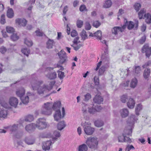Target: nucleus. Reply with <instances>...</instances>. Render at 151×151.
I'll list each match as a JSON object with an SVG mask.
<instances>
[{
    "label": "nucleus",
    "mask_w": 151,
    "mask_h": 151,
    "mask_svg": "<svg viewBox=\"0 0 151 151\" xmlns=\"http://www.w3.org/2000/svg\"><path fill=\"white\" fill-rule=\"evenodd\" d=\"M137 118L134 115H131L128 119V122L131 123V125H132L134 122L137 120Z\"/></svg>",
    "instance_id": "27"
},
{
    "label": "nucleus",
    "mask_w": 151,
    "mask_h": 151,
    "mask_svg": "<svg viewBox=\"0 0 151 151\" xmlns=\"http://www.w3.org/2000/svg\"><path fill=\"white\" fill-rule=\"evenodd\" d=\"M150 72V69H145V70L143 76L145 79H147L149 77Z\"/></svg>",
    "instance_id": "37"
},
{
    "label": "nucleus",
    "mask_w": 151,
    "mask_h": 151,
    "mask_svg": "<svg viewBox=\"0 0 151 151\" xmlns=\"http://www.w3.org/2000/svg\"><path fill=\"white\" fill-rule=\"evenodd\" d=\"M51 141H47L43 142L42 145V149L44 151L49 150L50 149V146L51 145Z\"/></svg>",
    "instance_id": "15"
},
{
    "label": "nucleus",
    "mask_w": 151,
    "mask_h": 151,
    "mask_svg": "<svg viewBox=\"0 0 151 151\" xmlns=\"http://www.w3.org/2000/svg\"><path fill=\"white\" fill-rule=\"evenodd\" d=\"M101 23L99 21H96L93 22V27L97 28L101 25Z\"/></svg>",
    "instance_id": "52"
},
{
    "label": "nucleus",
    "mask_w": 151,
    "mask_h": 151,
    "mask_svg": "<svg viewBox=\"0 0 151 151\" xmlns=\"http://www.w3.org/2000/svg\"><path fill=\"white\" fill-rule=\"evenodd\" d=\"M18 124H14L12 126L9 127V129L11 132L17 137H18L17 135L19 132L18 131Z\"/></svg>",
    "instance_id": "8"
},
{
    "label": "nucleus",
    "mask_w": 151,
    "mask_h": 151,
    "mask_svg": "<svg viewBox=\"0 0 151 151\" xmlns=\"http://www.w3.org/2000/svg\"><path fill=\"white\" fill-rule=\"evenodd\" d=\"M102 61H100L98 63L97 67L95 69L96 70H97L100 67L101 65L102 62L105 65H107L109 63V60L108 58L107 57H104V56L103 55L101 57Z\"/></svg>",
    "instance_id": "13"
},
{
    "label": "nucleus",
    "mask_w": 151,
    "mask_h": 151,
    "mask_svg": "<svg viewBox=\"0 0 151 151\" xmlns=\"http://www.w3.org/2000/svg\"><path fill=\"white\" fill-rule=\"evenodd\" d=\"M127 28L129 29H131L133 28L134 27V24L133 22H129L128 24H127Z\"/></svg>",
    "instance_id": "51"
},
{
    "label": "nucleus",
    "mask_w": 151,
    "mask_h": 151,
    "mask_svg": "<svg viewBox=\"0 0 151 151\" xmlns=\"http://www.w3.org/2000/svg\"><path fill=\"white\" fill-rule=\"evenodd\" d=\"M86 143L88 147L92 150H95L98 148V141L96 137L88 138L86 141Z\"/></svg>",
    "instance_id": "3"
},
{
    "label": "nucleus",
    "mask_w": 151,
    "mask_h": 151,
    "mask_svg": "<svg viewBox=\"0 0 151 151\" xmlns=\"http://www.w3.org/2000/svg\"><path fill=\"white\" fill-rule=\"evenodd\" d=\"M125 135H124V134H123L122 135L119 136L118 137V141L119 142H123L124 141V137H125Z\"/></svg>",
    "instance_id": "48"
},
{
    "label": "nucleus",
    "mask_w": 151,
    "mask_h": 151,
    "mask_svg": "<svg viewBox=\"0 0 151 151\" xmlns=\"http://www.w3.org/2000/svg\"><path fill=\"white\" fill-rule=\"evenodd\" d=\"M89 106L87 104H86L84 103L83 104H82V111L84 114H86L88 112L87 109H88Z\"/></svg>",
    "instance_id": "35"
},
{
    "label": "nucleus",
    "mask_w": 151,
    "mask_h": 151,
    "mask_svg": "<svg viewBox=\"0 0 151 151\" xmlns=\"http://www.w3.org/2000/svg\"><path fill=\"white\" fill-rule=\"evenodd\" d=\"M88 147L85 144H83L78 146L77 151H87Z\"/></svg>",
    "instance_id": "25"
},
{
    "label": "nucleus",
    "mask_w": 151,
    "mask_h": 151,
    "mask_svg": "<svg viewBox=\"0 0 151 151\" xmlns=\"http://www.w3.org/2000/svg\"><path fill=\"white\" fill-rule=\"evenodd\" d=\"M7 16L9 18H12L14 16V13L12 9H9L7 12Z\"/></svg>",
    "instance_id": "32"
},
{
    "label": "nucleus",
    "mask_w": 151,
    "mask_h": 151,
    "mask_svg": "<svg viewBox=\"0 0 151 151\" xmlns=\"http://www.w3.org/2000/svg\"><path fill=\"white\" fill-rule=\"evenodd\" d=\"M137 84V80L136 78L133 79L131 81L130 86L132 88H135Z\"/></svg>",
    "instance_id": "33"
},
{
    "label": "nucleus",
    "mask_w": 151,
    "mask_h": 151,
    "mask_svg": "<svg viewBox=\"0 0 151 151\" xmlns=\"http://www.w3.org/2000/svg\"><path fill=\"white\" fill-rule=\"evenodd\" d=\"M106 67L105 66H102L99 69V74L100 75H102L105 70Z\"/></svg>",
    "instance_id": "50"
},
{
    "label": "nucleus",
    "mask_w": 151,
    "mask_h": 151,
    "mask_svg": "<svg viewBox=\"0 0 151 151\" xmlns=\"http://www.w3.org/2000/svg\"><path fill=\"white\" fill-rule=\"evenodd\" d=\"M71 45L73 47L74 50L76 51L78 50L82 46V45L81 44H79L77 45Z\"/></svg>",
    "instance_id": "56"
},
{
    "label": "nucleus",
    "mask_w": 151,
    "mask_h": 151,
    "mask_svg": "<svg viewBox=\"0 0 151 151\" xmlns=\"http://www.w3.org/2000/svg\"><path fill=\"white\" fill-rule=\"evenodd\" d=\"M58 55L60 59V63L63 64L68 61V57L66 55V52L63 50H62L58 53Z\"/></svg>",
    "instance_id": "7"
},
{
    "label": "nucleus",
    "mask_w": 151,
    "mask_h": 151,
    "mask_svg": "<svg viewBox=\"0 0 151 151\" xmlns=\"http://www.w3.org/2000/svg\"><path fill=\"white\" fill-rule=\"evenodd\" d=\"M85 99L84 101H88L91 97V95L89 93H87L84 96Z\"/></svg>",
    "instance_id": "61"
},
{
    "label": "nucleus",
    "mask_w": 151,
    "mask_h": 151,
    "mask_svg": "<svg viewBox=\"0 0 151 151\" xmlns=\"http://www.w3.org/2000/svg\"><path fill=\"white\" fill-rule=\"evenodd\" d=\"M91 27V25L88 22H86L85 23V28L87 30H89Z\"/></svg>",
    "instance_id": "62"
},
{
    "label": "nucleus",
    "mask_w": 151,
    "mask_h": 151,
    "mask_svg": "<svg viewBox=\"0 0 151 151\" xmlns=\"http://www.w3.org/2000/svg\"><path fill=\"white\" fill-rule=\"evenodd\" d=\"M58 76L60 79H62L65 77L64 73L61 71L58 72Z\"/></svg>",
    "instance_id": "63"
},
{
    "label": "nucleus",
    "mask_w": 151,
    "mask_h": 151,
    "mask_svg": "<svg viewBox=\"0 0 151 151\" xmlns=\"http://www.w3.org/2000/svg\"><path fill=\"white\" fill-rule=\"evenodd\" d=\"M94 37H96L97 39L101 40V37H102L101 31L100 30L97 31L94 33Z\"/></svg>",
    "instance_id": "38"
},
{
    "label": "nucleus",
    "mask_w": 151,
    "mask_h": 151,
    "mask_svg": "<svg viewBox=\"0 0 151 151\" xmlns=\"http://www.w3.org/2000/svg\"><path fill=\"white\" fill-rule=\"evenodd\" d=\"M32 94L30 93H28L27 94V96H26L24 97L21 98V99L23 104H26L29 102V96L32 95Z\"/></svg>",
    "instance_id": "22"
},
{
    "label": "nucleus",
    "mask_w": 151,
    "mask_h": 151,
    "mask_svg": "<svg viewBox=\"0 0 151 151\" xmlns=\"http://www.w3.org/2000/svg\"><path fill=\"white\" fill-rule=\"evenodd\" d=\"M62 114H61L60 110L57 111H55L54 115V117L55 120L58 121L63 118L65 115V110L64 107L62 108Z\"/></svg>",
    "instance_id": "6"
},
{
    "label": "nucleus",
    "mask_w": 151,
    "mask_h": 151,
    "mask_svg": "<svg viewBox=\"0 0 151 151\" xmlns=\"http://www.w3.org/2000/svg\"><path fill=\"white\" fill-rule=\"evenodd\" d=\"M22 52L24 55L26 56H28V55L29 54L30 50L29 49L24 48L22 50Z\"/></svg>",
    "instance_id": "44"
},
{
    "label": "nucleus",
    "mask_w": 151,
    "mask_h": 151,
    "mask_svg": "<svg viewBox=\"0 0 151 151\" xmlns=\"http://www.w3.org/2000/svg\"><path fill=\"white\" fill-rule=\"evenodd\" d=\"M46 76L50 79H53L56 77L57 74L55 72H52L49 73Z\"/></svg>",
    "instance_id": "28"
},
{
    "label": "nucleus",
    "mask_w": 151,
    "mask_h": 151,
    "mask_svg": "<svg viewBox=\"0 0 151 151\" xmlns=\"http://www.w3.org/2000/svg\"><path fill=\"white\" fill-rule=\"evenodd\" d=\"M80 35L83 40H85L87 38V35L86 34V32L83 30L80 34Z\"/></svg>",
    "instance_id": "41"
},
{
    "label": "nucleus",
    "mask_w": 151,
    "mask_h": 151,
    "mask_svg": "<svg viewBox=\"0 0 151 151\" xmlns=\"http://www.w3.org/2000/svg\"><path fill=\"white\" fill-rule=\"evenodd\" d=\"M24 141L28 145H31L34 144L35 142V140L32 137H28L25 138Z\"/></svg>",
    "instance_id": "23"
},
{
    "label": "nucleus",
    "mask_w": 151,
    "mask_h": 151,
    "mask_svg": "<svg viewBox=\"0 0 151 151\" xmlns=\"http://www.w3.org/2000/svg\"><path fill=\"white\" fill-rule=\"evenodd\" d=\"M144 16L145 21L147 23L149 24L151 23V15L150 14H146Z\"/></svg>",
    "instance_id": "34"
},
{
    "label": "nucleus",
    "mask_w": 151,
    "mask_h": 151,
    "mask_svg": "<svg viewBox=\"0 0 151 151\" xmlns=\"http://www.w3.org/2000/svg\"><path fill=\"white\" fill-rule=\"evenodd\" d=\"M132 128L130 127L128 129H125L124 131V134L125 135H130L132 133Z\"/></svg>",
    "instance_id": "45"
},
{
    "label": "nucleus",
    "mask_w": 151,
    "mask_h": 151,
    "mask_svg": "<svg viewBox=\"0 0 151 151\" xmlns=\"http://www.w3.org/2000/svg\"><path fill=\"white\" fill-rule=\"evenodd\" d=\"M134 7L135 10L138 11L141 7V5L139 3H136L135 4Z\"/></svg>",
    "instance_id": "53"
},
{
    "label": "nucleus",
    "mask_w": 151,
    "mask_h": 151,
    "mask_svg": "<svg viewBox=\"0 0 151 151\" xmlns=\"http://www.w3.org/2000/svg\"><path fill=\"white\" fill-rule=\"evenodd\" d=\"M19 38V37L17 33H13L11 36V39L14 41L17 40Z\"/></svg>",
    "instance_id": "47"
},
{
    "label": "nucleus",
    "mask_w": 151,
    "mask_h": 151,
    "mask_svg": "<svg viewBox=\"0 0 151 151\" xmlns=\"http://www.w3.org/2000/svg\"><path fill=\"white\" fill-rule=\"evenodd\" d=\"M103 101L102 97L100 95H96L93 99L94 102L96 103L100 104Z\"/></svg>",
    "instance_id": "24"
},
{
    "label": "nucleus",
    "mask_w": 151,
    "mask_h": 151,
    "mask_svg": "<svg viewBox=\"0 0 151 151\" xmlns=\"http://www.w3.org/2000/svg\"><path fill=\"white\" fill-rule=\"evenodd\" d=\"M119 113L122 118H125L128 116L129 112L127 109L123 108L119 110Z\"/></svg>",
    "instance_id": "16"
},
{
    "label": "nucleus",
    "mask_w": 151,
    "mask_h": 151,
    "mask_svg": "<svg viewBox=\"0 0 151 151\" xmlns=\"http://www.w3.org/2000/svg\"><path fill=\"white\" fill-rule=\"evenodd\" d=\"M55 83V82L53 81L50 82L48 85H44L41 86L40 85L43 83L42 81L34 80L31 81V85L33 90H37V93L41 94L44 93L47 90H51Z\"/></svg>",
    "instance_id": "1"
},
{
    "label": "nucleus",
    "mask_w": 151,
    "mask_h": 151,
    "mask_svg": "<svg viewBox=\"0 0 151 151\" xmlns=\"http://www.w3.org/2000/svg\"><path fill=\"white\" fill-rule=\"evenodd\" d=\"M6 29V32L9 33H12L14 32V29L10 26H7Z\"/></svg>",
    "instance_id": "42"
},
{
    "label": "nucleus",
    "mask_w": 151,
    "mask_h": 151,
    "mask_svg": "<svg viewBox=\"0 0 151 151\" xmlns=\"http://www.w3.org/2000/svg\"><path fill=\"white\" fill-rule=\"evenodd\" d=\"M25 93V89L24 88L22 87L17 89L16 92L17 96L20 98L23 96Z\"/></svg>",
    "instance_id": "17"
},
{
    "label": "nucleus",
    "mask_w": 151,
    "mask_h": 151,
    "mask_svg": "<svg viewBox=\"0 0 151 151\" xmlns=\"http://www.w3.org/2000/svg\"><path fill=\"white\" fill-rule=\"evenodd\" d=\"M112 4L111 0H105L103 4V7L107 8L110 7Z\"/></svg>",
    "instance_id": "26"
},
{
    "label": "nucleus",
    "mask_w": 151,
    "mask_h": 151,
    "mask_svg": "<svg viewBox=\"0 0 151 151\" xmlns=\"http://www.w3.org/2000/svg\"><path fill=\"white\" fill-rule=\"evenodd\" d=\"M131 149H134V148L133 146L132 145H128L125 149V151H129Z\"/></svg>",
    "instance_id": "60"
},
{
    "label": "nucleus",
    "mask_w": 151,
    "mask_h": 151,
    "mask_svg": "<svg viewBox=\"0 0 151 151\" xmlns=\"http://www.w3.org/2000/svg\"><path fill=\"white\" fill-rule=\"evenodd\" d=\"M61 106V104L60 101H56L52 104V109L55 111L60 110V109Z\"/></svg>",
    "instance_id": "19"
},
{
    "label": "nucleus",
    "mask_w": 151,
    "mask_h": 151,
    "mask_svg": "<svg viewBox=\"0 0 151 151\" xmlns=\"http://www.w3.org/2000/svg\"><path fill=\"white\" fill-rule=\"evenodd\" d=\"M0 22L1 24H4L6 22L5 16L4 14H2L1 17Z\"/></svg>",
    "instance_id": "58"
},
{
    "label": "nucleus",
    "mask_w": 151,
    "mask_h": 151,
    "mask_svg": "<svg viewBox=\"0 0 151 151\" xmlns=\"http://www.w3.org/2000/svg\"><path fill=\"white\" fill-rule=\"evenodd\" d=\"M127 99V95H123L122 96L121 98V101L123 103L126 102V100Z\"/></svg>",
    "instance_id": "55"
},
{
    "label": "nucleus",
    "mask_w": 151,
    "mask_h": 151,
    "mask_svg": "<svg viewBox=\"0 0 151 151\" xmlns=\"http://www.w3.org/2000/svg\"><path fill=\"white\" fill-rule=\"evenodd\" d=\"M127 106L130 109H133L134 107L135 102L133 99L130 98L127 103Z\"/></svg>",
    "instance_id": "21"
},
{
    "label": "nucleus",
    "mask_w": 151,
    "mask_h": 151,
    "mask_svg": "<svg viewBox=\"0 0 151 151\" xmlns=\"http://www.w3.org/2000/svg\"><path fill=\"white\" fill-rule=\"evenodd\" d=\"M35 126V128H37L38 129L42 130L47 128V124L44 119L40 118L36 121Z\"/></svg>",
    "instance_id": "4"
},
{
    "label": "nucleus",
    "mask_w": 151,
    "mask_h": 151,
    "mask_svg": "<svg viewBox=\"0 0 151 151\" xmlns=\"http://www.w3.org/2000/svg\"><path fill=\"white\" fill-rule=\"evenodd\" d=\"M83 22L80 20L78 19L76 22V25L78 27L81 28L83 25Z\"/></svg>",
    "instance_id": "49"
},
{
    "label": "nucleus",
    "mask_w": 151,
    "mask_h": 151,
    "mask_svg": "<svg viewBox=\"0 0 151 151\" xmlns=\"http://www.w3.org/2000/svg\"><path fill=\"white\" fill-rule=\"evenodd\" d=\"M15 22L19 27H25L27 24V20L24 18H17L16 19Z\"/></svg>",
    "instance_id": "10"
},
{
    "label": "nucleus",
    "mask_w": 151,
    "mask_h": 151,
    "mask_svg": "<svg viewBox=\"0 0 151 151\" xmlns=\"http://www.w3.org/2000/svg\"><path fill=\"white\" fill-rule=\"evenodd\" d=\"M9 103L11 106L16 108L18 104V100L16 97H11L9 99Z\"/></svg>",
    "instance_id": "14"
},
{
    "label": "nucleus",
    "mask_w": 151,
    "mask_h": 151,
    "mask_svg": "<svg viewBox=\"0 0 151 151\" xmlns=\"http://www.w3.org/2000/svg\"><path fill=\"white\" fill-rule=\"evenodd\" d=\"M24 43L29 47L33 45L32 41L29 39L25 38L24 40Z\"/></svg>",
    "instance_id": "39"
},
{
    "label": "nucleus",
    "mask_w": 151,
    "mask_h": 151,
    "mask_svg": "<svg viewBox=\"0 0 151 151\" xmlns=\"http://www.w3.org/2000/svg\"><path fill=\"white\" fill-rule=\"evenodd\" d=\"M144 9L141 10L138 13V16L139 19H141L142 18V17L144 13L145 12Z\"/></svg>",
    "instance_id": "59"
},
{
    "label": "nucleus",
    "mask_w": 151,
    "mask_h": 151,
    "mask_svg": "<svg viewBox=\"0 0 151 151\" xmlns=\"http://www.w3.org/2000/svg\"><path fill=\"white\" fill-rule=\"evenodd\" d=\"M36 35L39 36H42L44 35V33L41 31L39 29L35 31Z\"/></svg>",
    "instance_id": "57"
},
{
    "label": "nucleus",
    "mask_w": 151,
    "mask_h": 151,
    "mask_svg": "<svg viewBox=\"0 0 151 151\" xmlns=\"http://www.w3.org/2000/svg\"><path fill=\"white\" fill-rule=\"evenodd\" d=\"M126 26L124 25L122 27H116L112 29V33L115 35H116L119 32H122L126 28Z\"/></svg>",
    "instance_id": "12"
},
{
    "label": "nucleus",
    "mask_w": 151,
    "mask_h": 151,
    "mask_svg": "<svg viewBox=\"0 0 151 151\" xmlns=\"http://www.w3.org/2000/svg\"><path fill=\"white\" fill-rule=\"evenodd\" d=\"M134 68L135 69V73L137 74L139 73L141 71V68L139 66H135Z\"/></svg>",
    "instance_id": "54"
},
{
    "label": "nucleus",
    "mask_w": 151,
    "mask_h": 151,
    "mask_svg": "<svg viewBox=\"0 0 151 151\" xmlns=\"http://www.w3.org/2000/svg\"><path fill=\"white\" fill-rule=\"evenodd\" d=\"M35 124L31 123L27 125L25 127L26 130L28 132H31L33 131L36 128Z\"/></svg>",
    "instance_id": "18"
},
{
    "label": "nucleus",
    "mask_w": 151,
    "mask_h": 151,
    "mask_svg": "<svg viewBox=\"0 0 151 151\" xmlns=\"http://www.w3.org/2000/svg\"><path fill=\"white\" fill-rule=\"evenodd\" d=\"M142 52L146 53V56L149 57L151 55V47H149L148 44H145L142 48Z\"/></svg>",
    "instance_id": "9"
},
{
    "label": "nucleus",
    "mask_w": 151,
    "mask_h": 151,
    "mask_svg": "<svg viewBox=\"0 0 151 151\" xmlns=\"http://www.w3.org/2000/svg\"><path fill=\"white\" fill-rule=\"evenodd\" d=\"M9 106V108H6L4 107L0 108V119L1 118L4 119L6 117L8 112L6 109L10 108V107Z\"/></svg>",
    "instance_id": "11"
},
{
    "label": "nucleus",
    "mask_w": 151,
    "mask_h": 151,
    "mask_svg": "<svg viewBox=\"0 0 151 151\" xmlns=\"http://www.w3.org/2000/svg\"><path fill=\"white\" fill-rule=\"evenodd\" d=\"M0 104L2 106L9 108V105L6 102L5 99L1 96H0Z\"/></svg>",
    "instance_id": "20"
},
{
    "label": "nucleus",
    "mask_w": 151,
    "mask_h": 151,
    "mask_svg": "<svg viewBox=\"0 0 151 151\" xmlns=\"http://www.w3.org/2000/svg\"><path fill=\"white\" fill-rule=\"evenodd\" d=\"M52 103L47 102L42 106L41 109V114L46 115H50L52 114Z\"/></svg>",
    "instance_id": "2"
},
{
    "label": "nucleus",
    "mask_w": 151,
    "mask_h": 151,
    "mask_svg": "<svg viewBox=\"0 0 151 151\" xmlns=\"http://www.w3.org/2000/svg\"><path fill=\"white\" fill-rule=\"evenodd\" d=\"M60 136V132L57 131H55L52 136V138L53 140H56Z\"/></svg>",
    "instance_id": "36"
},
{
    "label": "nucleus",
    "mask_w": 151,
    "mask_h": 151,
    "mask_svg": "<svg viewBox=\"0 0 151 151\" xmlns=\"http://www.w3.org/2000/svg\"><path fill=\"white\" fill-rule=\"evenodd\" d=\"M146 36L144 35L139 40V42L140 44H143L145 41L146 40Z\"/></svg>",
    "instance_id": "64"
},
{
    "label": "nucleus",
    "mask_w": 151,
    "mask_h": 151,
    "mask_svg": "<svg viewBox=\"0 0 151 151\" xmlns=\"http://www.w3.org/2000/svg\"><path fill=\"white\" fill-rule=\"evenodd\" d=\"M84 126V130L85 133L88 135L92 134L94 131V128L91 127L90 123L85 122Z\"/></svg>",
    "instance_id": "5"
},
{
    "label": "nucleus",
    "mask_w": 151,
    "mask_h": 151,
    "mask_svg": "<svg viewBox=\"0 0 151 151\" xmlns=\"http://www.w3.org/2000/svg\"><path fill=\"white\" fill-rule=\"evenodd\" d=\"M34 119L33 115H28L25 118V120L26 121L31 122Z\"/></svg>",
    "instance_id": "43"
},
{
    "label": "nucleus",
    "mask_w": 151,
    "mask_h": 151,
    "mask_svg": "<svg viewBox=\"0 0 151 151\" xmlns=\"http://www.w3.org/2000/svg\"><path fill=\"white\" fill-rule=\"evenodd\" d=\"M66 126V124L64 121L59 122L57 125L58 129L59 130H61L63 129Z\"/></svg>",
    "instance_id": "29"
},
{
    "label": "nucleus",
    "mask_w": 151,
    "mask_h": 151,
    "mask_svg": "<svg viewBox=\"0 0 151 151\" xmlns=\"http://www.w3.org/2000/svg\"><path fill=\"white\" fill-rule=\"evenodd\" d=\"M142 109V105L140 104H138L135 108V112L137 115H139V112Z\"/></svg>",
    "instance_id": "40"
},
{
    "label": "nucleus",
    "mask_w": 151,
    "mask_h": 151,
    "mask_svg": "<svg viewBox=\"0 0 151 151\" xmlns=\"http://www.w3.org/2000/svg\"><path fill=\"white\" fill-rule=\"evenodd\" d=\"M55 44V42L52 40L49 39L46 43V47L48 49H51Z\"/></svg>",
    "instance_id": "30"
},
{
    "label": "nucleus",
    "mask_w": 151,
    "mask_h": 151,
    "mask_svg": "<svg viewBox=\"0 0 151 151\" xmlns=\"http://www.w3.org/2000/svg\"><path fill=\"white\" fill-rule=\"evenodd\" d=\"M94 105L91 104L89 106L88 112L91 114H94L96 112V109L93 107Z\"/></svg>",
    "instance_id": "31"
},
{
    "label": "nucleus",
    "mask_w": 151,
    "mask_h": 151,
    "mask_svg": "<svg viewBox=\"0 0 151 151\" xmlns=\"http://www.w3.org/2000/svg\"><path fill=\"white\" fill-rule=\"evenodd\" d=\"M95 125L98 127L102 126L104 124V123L102 121L97 120L94 123Z\"/></svg>",
    "instance_id": "46"
}]
</instances>
